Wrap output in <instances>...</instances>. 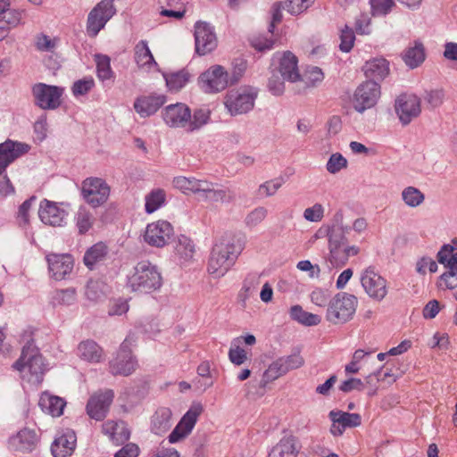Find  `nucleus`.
<instances>
[{"label": "nucleus", "mask_w": 457, "mask_h": 457, "mask_svg": "<svg viewBox=\"0 0 457 457\" xmlns=\"http://www.w3.org/2000/svg\"><path fill=\"white\" fill-rule=\"evenodd\" d=\"M297 57L287 51L279 58L278 71L283 79L289 82H297L300 79Z\"/></svg>", "instance_id": "26"}, {"label": "nucleus", "mask_w": 457, "mask_h": 457, "mask_svg": "<svg viewBox=\"0 0 457 457\" xmlns=\"http://www.w3.org/2000/svg\"><path fill=\"white\" fill-rule=\"evenodd\" d=\"M244 245L241 234L225 232L212 245L208 260V272L214 278L223 277L236 263Z\"/></svg>", "instance_id": "1"}, {"label": "nucleus", "mask_w": 457, "mask_h": 457, "mask_svg": "<svg viewBox=\"0 0 457 457\" xmlns=\"http://www.w3.org/2000/svg\"><path fill=\"white\" fill-rule=\"evenodd\" d=\"M165 80L170 90L178 91L188 81V74L185 71H179L165 77Z\"/></svg>", "instance_id": "54"}, {"label": "nucleus", "mask_w": 457, "mask_h": 457, "mask_svg": "<svg viewBox=\"0 0 457 457\" xmlns=\"http://www.w3.org/2000/svg\"><path fill=\"white\" fill-rule=\"evenodd\" d=\"M285 183L283 177L268 180L259 186V194L266 197L273 196Z\"/></svg>", "instance_id": "51"}, {"label": "nucleus", "mask_w": 457, "mask_h": 457, "mask_svg": "<svg viewBox=\"0 0 457 457\" xmlns=\"http://www.w3.org/2000/svg\"><path fill=\"white\" fill-rule=\"evenodd\" d=\"M77 437L73 431L68 430L56 437L51 445L54 457H67L71 455L76 447Z\"/></svg>", "instance_id": "27"}, {"label": "nucleus", "mask_w": 457, "mask_h": 457, "mask_svg": "<svg viewBox=\"0 0 457 457\" xmlns=\"http://www.w3.org/2000/svg\"><path fill=\"white\" fill-rule=\"evenodd\" d=\"M46 260L49 272L56 280L65 278L73 269L74 260L71 254L50 253Z\"/></svg>", "instance_id": "21"}, {"label": "nucleus", "mask_w": 457, "mask_h": 457, "mask_svg": "<svg viewBox=\"0 0 457 457\" xmlns=\"http://www.w3.org/2000/svg\"><path fill=\"white\" fill-rule=\"evenodd\" d=\"M362 71L368 80H382L389 73V63L384 58H374L366 62Z\"/></svg>", "instance_id": "28"}, {"label": "nucleus", "mask_w": 457, "mask_h": 457, "mask_svg": "<svg viewBox=\"0 0 457 457\" xmlns=\"http://www.w3.org/2000/svg\"><path fill=\"white\" fill-rule=\"evenodd\" d=\"M204 408L200 403H194L189 410L185 413L180 421L177 424V428L187 437L193 430L198 417L203 412Z\"/></svg>", "instance_id": "31"}, {"label": "nucleus", "mask_w": 457, "mask_h": 457, "mask_svg": "<svg viewBox=\"0 0 457 457\" xmlns=\"http://www.w3.org/2000/svg\"><path fill=\"white\" fill-rule=\"evenodd\" d=\"M165 102L163 95L143 96L135 100L134 109L142 118H145L154 114Z\"/></svg>", "instance_id": "24"}, {"label": "nucleus", "mask_w": 457, "mask_h": 457, "mask_svg": "<svg viewBox=\"0 0 457 457\" xmlns=\"http://www.w3.org/2000/svg\"><path fill=\"white\" fill-rule=\"evenodd\" d=\"M347 164V160L340 153H335L328 158L326 169L330 174H336L346 168Z\"/></svg>", "instance_id": "52"}, {"label": "nucleus", "mask_w": 457, "mask_h": 457, "mask_svg": "<svg viewBox=\"0 0 457 457\" xmlns=\"http://www.w3.org/2000/svg\"><path fill=\"white\" fill-rule=\"evenodd\" d=\"M107 286L101 280L90 279L86 287L85 295L92 302L103 300L106 295Z\"/></svg>", "instance_id": "41"}, {"label": "nucleus", "mask_w": 457, "mask_h": 457, "mask_svg": "<svg viewBox=\"0 0 457 457\" xmlns=\"http://www.w3.org/2000/svg\"><path fill=\"white\" fill-rule=\"evenodd\" d=\"M282 362L279 358L273 361L269 368L264 371L261 381V386L265 387L269 383L276 380L277 378L287 374Z\"/></svg>", "instance_id": "44"}, {"label": "nucleus", "mask_w": 457, "mask_h": 457, "mask_svg": "<svg viewBox=\"0 0 457 457\" xmlns=\"http://www.w3.org/2000/svg\"><path fill=\"white\" fill-rule=\"evenodd\" d=\"M162 278L158 267L148 260L138 262L128 275L127 287L138 294H148L158 290Z\"/></svg>", "instance_id": "2"}, {"label": "nucleus", "mask_w": 457, "mask_h": 457, "mask_svg": "<svg viewBox=\"0 0 457 457\" xmlns=\"http://www.w3.org/2000/svg\"><path fill=\"white\" fill-rule=\"evenodd\" d=\"M129 309L128 301L122 298L115 299L111 303L108 310L110 316H120L125 314Z\"/></svg>", "instance_id": "63"}, {"label": "nucleus", "mask_w": 457, "mask_h": 457, "mask_svg": "<svg viewBox=\"0 0 457 457\" xmlns=\"http://www.w3.org/2000/svg\"><path fill=\"white\" fill-rule=\"evenodd\" d=\"M360 280L361 287L370 298L381 301L387 295L386 280L376 270L375 267L366 268L361 272Z\"/></svg>", "instance_id": "10"}, {"label": "nucleus", "mask_w": 457, "mask_h": 457, "mask_svg": "<svg viewBox=\"0 0 457 457\" xmlns=\"http://www.w3.org/2000/svg\"><path fill=\"white\" fill-rule=\"evenodd\" d=\"M395 112L403 126L411 122L421 112L420 99L412 94H402L395 103Z\"/></svg>", "instance_id": "12"}, {"label": "nucleus", "mask_w": 457, "mask_h": 457, "mask_svg": "<svg viewBox=\"0 0 457 457\" xmlns=\"http://www.w3.org/2000/svg\"><path fill=\"white\" fill-rule=\"evenodd\" d=\"M198 83L200 87L207 94L221 92L230 86L228 71L221 65H212L201 73Z\"/></svg>", "instance_id": "9"}, {"label": "nucleus", "mask_w": 457, "mask_h": 457, "mask_svg": "<svg viewBox=\"0 0 457 457\" xmlns=\"http://www.w3.org/2000/svg\"><path fill=\"white\" fill-rule=\"evenodd\" d=\"M79 356L89 362L97 363L103 360L102 348L93 340L81 342L78 346Z\"/></svg>", "instance_id": "33"}, {"label": "nucleus", "mask_w": 457, "mask_h": 457, "mask_svg": "<svg viewBox=\"0 0 457 457\" xmlns=\"http://www.w3.org/2000/svg\"><path fill=\"white\" fill-rule=\"evenodd\" d=\"M425 60V50L421 43L408 48L403 54V61L411 69L420 66Z\"/></svg>", "instance_id": "39"}, {"label": "nucleus", "mask_w": 457, "mask_h": 457, "mask_svg": "<svg viewBox=\"0 0 457 457\" xmlns=\"http://www.w3.org/2000/svg\"><path fill=\"white\" fill-rule=\"evenodd\" d=\"M355 36L353 30L345 26L340 33V45L339 48L342 52L348 53L353 47Z\"/></svg>", "instance_id": "56"}, {"label": "nucleus", "mask_w": 457, "mask_h": 457, "mask_svg": "<svg viewBox=\"0 0 457 457\" xmlns=\"http://www.w3.org/2000/svg\"><path fill=\"white\" fill-rule=\"evenodd\" d=\"M135 60L140 67L146 66L150 68L157 65L145 40H141L136 45Z\"/></svg>", "instance_id": "38"}, {"label": "nucleus", "mask_w": 457, "mask_h": 457, "mask_svg": "<svg viewBox=\"0 0 457 457\" xmlns=\"http://www.w3.org/2000/svg\"><path fill=\"white\" fill-rule=\"evenodd\" d=\"M12 368L20 372H24L28 370L29 373V380L34 384H38L42 381L46 365L33 340L29 341L22 347L21 357L12 364Z\"/></svg>", "instance_id": "5"}, {"label": "nucleus", "mask_w": 457, "mask_h": 457, "mask_svg": "<svg viewBox=\"0 0 457 457\" xmlns=\"http://www.w3.org/2000/svg\"><path fill=\"white\" fill-rule=\"evenodd\" d=\"M211 112L207 108H199L195 110L193 114V120L188 121V131H194L199 129L201 127L205 125L210 119Z\"/></svg>", "instance_id": "50"}, {"label": "nucleus", "mask_w": 457, "mask_h": 457, "mask_svg": "<svg viewBox=\"0 0 457 457\" xmlns=\"http://www.w3.org/2000/svg\"><path fill=\"white\" fill-rule=\"evenodd\" d=\"M172 235L173 228L170 222L157 220L147 225L144 238L152 246L162 247L168 244Z\"/></svg>", "instance_id": "17"}, {"label": "nucleus", "mask_w": 457, "mask_h": 457, "mask_svg": "<svg viewBox=\"0 0 457 457\" xmlns=\"http://www.w3.org/2000/svg\"><path fill=\"white\" fill-rule=\"evenodd\" d=\"M402 199L411 208L420 206L425 200L424 194L415 187H407L402 191Z\"/></svg>", "instance_id": "45"}, {"label": "nucleus", "mask_w": 457, "mask_h": 457, "mask_svg": "<svg viewBox=\"0 0 457 457\" xmlns=\"http://www.w3.org/2000/svg\"><path fill=\"white\" fill-rule=\"evenodd\" d=\"M437 287L440 289H455L457 288V275L451 273H443L437 281Z\"/></svg>", "instance_id": "64"}, {"label": "nucleus", "mask_w": 457, "mask_h": 457, "mask_svg": "<svg viewBox=\"0 0 457 457\" xmlns=\"http://www.w3.org/2000/svg\"><path fill=\"white\" fill-rule=\"evenodd\" d=\"M108 254V247L103 242H98L89 247L83 257L84 264L89 269L94 270L96 266L105 261Z\"/></svg>", "instance_id": "30"}, {"label": "nucleus", "mask_w": 457, "mask_h": 457, "mask_svg": "<svg viewBox=\"0 0 457 457\" xmlns=\"http://www.w3.org/2000/svg\"><path fill=\"white\" fill-rule=\"evenodd\" d=\"M328 417L332 422L330 433L335 436H341L346 428H356L361 423V417L358 413L332 410Z\"/></svg>", "instance_id": "19"}, {"label": "nucleus", "mask_w": 457, "mask_h": 457, "mask_svg": "<svg viewBox=\"0 0 457 457\" xmlns=\"http://www.w3.org/2000/svg\"><path fill=\"white\" fill-rule=\"evenodd\" d=\"M74 220L78 231L80 235H84L88 232L95 222L93 213L84 205L79 207Z\"/></svg>", "instance_id": "37"}, {"label": "nucleus", "mask_w": 457, "mask_h": 457, "mask_svg": "<svg viewBox=\"0 0 457 457\" xmlns=\"http://www.w3.org/2000/svg\"><path fill=\"white\" fill-rule=\"evenodd\" d=\"M324 79V74L320 68L316 66L307 67L303 75H300L301 81L304 84V88L316 87Z\"/></svg>", "instance_id": "43"}, {"label": "nucleus", "mask_w": 457, "mask_h": 457, "mask_svg": "<svg viewBox=\"0 0 457 457\" xmlns=\"http://www.w3.org/2000/svg\"><path fill=\"white\" fill-rule=\"evenodd\" d=\"M371 13L374 16H385L395 6L394 0H370Z\"/></svg>", "instance_id": "53"}, {"label": "nucleus", "mask_w": 457, "mask_h": 457, "mask_svg": "<svg viewBox=\"0 0 457 457\" xmlns=\"http://www.w3.org/2000/svg\"><path fill=\"white\" fill-rule=\"evenodd\" d=\"M163 120L165 123L171 128L188 127V121L191 119V111L184 104H175L168 105L163 112Z\"/></svg>", "instance_id": "22"}, {"label": "nucleus", "mask_w": 457, "mask_h": 457, "mask_svg": "<svg viewBox=\"0 0 457 457\" xmlns=\"http://www.w3.org/2000/svg\"><path fill=\"white\" fill-rule=\"evenodd\" d=\"M172 184L184 194L192 193L212 202H223L227 196L224 189L216 188L212 182L204 179L179 176L173 179Z\"/></svg>", "instance_id": "4"}, {"label": "nucleus", "mask_w": 457, "mask_h": 457, "mask_svg": "<svg viewBox=\"0 0 457 457\" xmlns=\"http://www.w3.org/2000/svg\"><path fill=\"white\" fill-rule=\"evenodd\" d=\"M38 215L43 223L53 227H61L66 224L68 213L56 203L44 200L40 204Z\"/></svg>", "instance_id": "20"}, {"label": "nucleus", "mask_w": 457, "mask_h": 457, "mask_svg": "<svg viewBox=\"0 0 457 457\" xmlns=\"http://www.w3.org/2000/svg\"><path fill=\"white\" fill-rule=\"evenodd\" d=\"M30 149L28 144L7 139L0 143V174L15 160L27 154Z\"/></svg>", "instance_id": "18"}, {"label": "nucleus", "mask_w": 457, "mask_h": 457, "mask_svg": "<svg viewBox=\"0 0 457 457\" xmlns=\"http://www.w3.org/2000/svg\"><path fill=\"white\" fill-rule=\"evenodd\" d=\"M195 52L199 55H205L212 52L218 45L216 34L212 27L207 22L197 21L195 25Z\"/></svg>", "instance_id": "16"}, {"label": "nucleus", "mask_w": 457, "mask_h": 457, "mask_svg": "<svg viewBox=\"0 0 457 457\" xmlns=\"http://www.w3.org/2000/svg\"><path fill=\"white\" fill-rule=\"evenodd\" d=\"M324 208L320 204H315L313 206L306 208L303 212V217L311 222L320 221L323 218Z\"/></svg>", "instance_id": "62"}, {"label": "nucleus", "mask_w": 457, "mask_h": 457, "mask_svg": "<svg viewBox=\"0 0 457 457\" xmlns=\"http://www.w3.org/2000/svg\"><path fill=\"white\" fill-rule=\"evenodd\" d=\"M36 104L44 110H54L61 104L63 88L44 83L36 84L32 88Z\"/></svg>", "instance_id": "14"}, {"label": "nucleus", "mask_w": 457, "mask_h": 457, "mask_svg": "<svg viewBox=\"0 0 457 457\" xmlns=\"http://www.w3.org/2000/svg\"><path fill=\"white\" fill-rule=\"evenodd\" d=\"M95 60L98 79L102 81L110 79L113 75L110 58L107 55L98 54L95 55Z\"/></svg>", "instance_id": "46"}, {"label": "nucleus", "mask_w": 457, "mask_h": 457, "mask_svg": "<svg viewBox=\"0 0 457 457\" xmlns=\"http://www.w3.org/2000/svg\"><path fill=\"white\" fill-rule=\"evenodd\" d=\"M114 393L112 389L99 390L87 401L86 410L91 419L103 420L109 412L113 402Z\"/></svg>", "instance_id": "15"}, {"label": "nucleus", "mask_w": 457, "mask_h": 457, "mask_svg": "<svg viewBox=\"0 0 457 457\" xmlns=\"http://www.w3.org/2000/svg\"><path fill=\"white\" fill-rule=\"evenodd\" d=\"M111 193V187L104 179L89 177L81 183V195L84 201L93 208L104 204Z\"/></svg>", "instance_id": "8"}, {"label": "nucleus", "mask_w": 457, "mask_h": 457, "mask_svg": "<svg viewBox=\"0 0 457 457\" xmlns=\"http://www.w3.org/2000/svg\"><path fill=\"white\" fill-rule=\"evenodd\" d=\"M95 86V81L92 78H84L73 83L71 91L75 96H84L87 94Z\"/></svg>", "instance_id": "58"}, {"label": "nucleus", "mask_w": 457, "mask_h": 457, "mask_svg": "<svg viewBox=\"0 0 457 457\" xmlns=\"http://www.w3.org/2000/svg\"><path fill=\"white\" fill-rule=\"evenodd\" d=\"M256 279L254 276H250L245 279L244 286L238 295L239 301L245 306L246 300L253 295L256 288Z\"/></svg>", "instance_id": "59"}, {"label": "nucleus", "mask_w": 457, "mask_h": 457, "mask_svg": "<svg viewBox=\"0 0 457 457\" xmlns=\"http://www.w3.org/2000/svg\"><path fill=\"white\" fill-rule=\"evenodd\" d=\"M287 372L302 367L304 363L303 358L299 353L279 358Z\"/></svg>", "instance_id": "61"}, {"label": "nucleus", "mask_w": 457, "mask_h": 457, "mask_svg": "<svg viewBox=\"0 0 457 457\" xmlns=\"http://www.w3.org/2000/svg\"><path fill=\"white\" fill-rule=\"evenodd\" d=\"M246 71V62L242 59H237L232 62V69L228 71V79L230 86L239 82Z\"/></svg>", "instance_id": "55"}, {"label": "nucleus", "mask_w": 457, "mask_h": 457, "mask_svg": "<svg viewBox=\"0 0 457 457\" xmlns=\"http://www.w3.org/2000/svg\"><path fill=\"white\" fill-rule=\"evenodd\" d=\"M76 301V290L74 288H67L56 291L54 295V303L60 305H71Z\"/></svg>", "instance_id": "57"}, {"label": "nucleus", "mask_w": 457, "mask_h": 457, "mask_svg": "<svg viewBox=\"0 0 457 457\" xmlns=\"http://www.w3.org/2000/svg\"><path fill=\"white\" fill-rule=\"evenodd\" d=\"M136 369V361L133 357L124 358L117 354V357L110 362V372L113 375L129 376Z\"/></svg>", "instance_id": "36"}, {"label": "nucleus", "mask_w": 457, "mask_h": 457, "mask_svg": "<svg viewBox=\"0 0 457 457\" xmlns=\"http://www.w3.org/2000/svg\"><path fill=\"white\" fill-rule=\"evenodd\" d=\"M380 96V86L377 81L367 80L355 90L353 106L358 112L373 107Z\"/></svg>", "instance_id": "13"}, {"label": "nucleus", "mask_w": 457, "mask_h": 457, "mask_svg": "<svg viewBox=\"0 0 457 457\" xmlns=\"http://www.w3.org/2000/svg\"><path fill=\"white\" fill-rule=\"evenodd\" d=\"M256 93L251 87H241L227 92L224 105L231 115L246 113L254 106Z\"/></svg>", "instance_id": "7"}, {"label": "nucleus", "mask_w": 457, "mask_h": 457, "mask_svg": "<svg viewBox=\"0 0 457 457\" xmlns=\"http://www.w3.org/2000/svg\"><path fill=\"white\" fill-rule=\"evenodd\" d=\"M314 0H286L285 4L282 2H275L270 10L268 32L271 34L270 38L259 37V52L270 50L275 43L274 29L278 24L282 21V9H286L292 15H298L305 12Z\"/></svg>", "instance_id": "3"}, {"label": "nucleus", "mask_w": 457, "mask_h": 457, "mask_svg": "<svg viewBox=\"0 0 457 457\" xmlns=\"http://www.w3.org/2000/svg\"><path fill=\"white\" fill-rule=\"evenodd\" d=\"M348 261L347 254L345 253V245L329 248V262L333 266L342 267Z\"/></svg>", "instance_id": "60"}, {"label": "nucleus", "mask_w": 457, "mask_h": 457, "mask_svg": "<svg viewBox=\"0 0 457 457\" xmlns=\"http://www.w3.org/2000/svg\"><path fill=\"white\" fill-rule=\"evenodd\" d=\"M171 411L169 408H159L152 417L151 430L156 435H162L171 427Z\"/></svg>", "instance_id": "34"}, {"label": "nucleus", "mask_w": 457, "mask_h": 457, "mask_svg": "<svg viewBox=\"0 0 457 457\" xmlns=\"http://www.w3.org/2000/svg\"><path fill=\"white\" fill-rule=\"evenodd\" d=\"M175 253L183 262L192 260L195 253V245L193 241L183 235L179 237L175 246Z\"/></svg>", "instance_id": "40"}, {"label": "nucleus", "mask_w": 457, "mask_h": 457, "mask_svg": "<svg viewBox=\"0 0 457 457\" xmlns=\"http://www.w3.org/2000/svg\"><path fill=\"white\" fill-rule=\"evenodd\" d=\"M302 445L292 434L284 436L270 451L267 457H297Z\"/></svg>", "instance_id": "23"}, {"label": "nucleus", "mask_w": 457, "mask_h": 457, "mask_svg": "<svg viewBox=\"0 0 457 457\" xmlns=\"http://www.w3.org/2000/svg\"><path fill=\"white\" fill-rule=\"evenodd\" d=\"M289 314L293 320L307 327L316 326L321 321L319 315L305 312L299 304L293 305Z\"/></svg>", "instance_id": "35"}, {"label": "nucleus", "mask_w": 457, "mask_h": 457, "mask_svg": "<svg viewBox=\"0 0 457 457\" xmlns=\"http://www.w3.org/2000/svg\"><path fill=\"white\" fill-rule=\"evenodd\" d=\"M204 408L200 403H194L189 410L185 413L180 421L177 424V428L187 437L193 430L198 417L203 412Z\"/></svg>", "instance_id": "32"}, {"label": "nucleus", "mask_w": 457, "mask_h": 457, "mask_svg": "<svg viewBox=\"0 0 457 457\" xmlns=\"http://www.w3.org/2000/svg\"><path fill=\"white\" fill-rule=\"evenodd\" d=\"M358 299L355 295L337 293L328 303L326 319L333 324H343L350 320L356 312Z\"/></svg>", "instance_id": "6"}, {"label": "nucleus", "mask_w": 457, "mask_h": 457, "mask_svg": "<svg viewBox=\"0 0 457 457\" xmlns=\"http://www.w3.org/2000/svg\"><path fill=\"white\" fill-rule=\"evenodd\" d=\"M115 8L112 0H103L89 12L87 32L89 37H96L106 22L114 15Z\"/></svg>", "instance_id": "11"}, {"label": "nucleus", "mask_w": 457, "mask_h": 457, "mask_svg": "<svg viewBox=\"0 0 457 457\" xmlns=\"http://www.w3.org/2000/svg\"><path fill=\"white\" fill-rule=\"evenodd\" d=\"M327 235L328 237L329 248L344 246L347 243L345 230L341 226L333 225L331 228H328Z\"/></svg>", "instance_id": "49"}, {"label": "nucleus", "mask_w": 457, "mask_h": 457, "mask_svg": "<svg viewBox=\"0 0 457 457\" xmlns=\"http://www.w3.org/2000/svg\"><path fill=\"white\" fill-rule=\"evenodd\" d=\"M166 195L163 189L156 188L145 195V209L147 213L157 211L165 203Z\"/></svg>", "instance_id": "42"}, {"label": "nucleus", "mask_w": 457, "mask_h": 457, "mask_svg": "<svg viewBox=\"0 0 457 457\" xmlns=\"http://www.w3.org/2000/svg\"><path fill=\"white\" fill-rule=\"evenodd\" d=\"M38 442L37 433L33 429L24 428L9 440V445L13 451L21 453L32 452Z\"/></svg>", "instance_id": "25"}, {"label": "nucleus", "mask_w": 457, "mask_h": 457, "mask_svg": "<svg viewBox=\"0 0 457 457\" xmlns=\"http://www.w3.org/2000/svg\"><path fill=\"white\" fill-rule=\"evenodd\" d=\"M228 359L237 366L242 365L247 360V352L240 345L239 339H233L231 341Z\"/></svg>", "instance_id": "48"}, {"label": "nucleus", "mask_w": 457, "mask_h": 457, "mask_svg": "<svg viewBox=\"0 0 457 457\" xmlns=\"http://www.w3.org/2000/svg\"><path fill=\"white\" fill-rule=\"evenodd\" d=\"M446 98V94L443 88H435L425 91L423 99L429 109L440 107Z\"/></svg>", "instance_id": "47"}, {"label": "nucleus", "mask_w": 457, "mask_h": 457, "mask_svg": "<svg viewBox=\"0 0 457 457\" xmlns=\"http://www.w3.org/2000/svg\"><path fill=\"white\" fill-rule=\"evenodd\" d=\"M38 405L44 412L48 413L53 417H59L63 412L65 402L61 397L44 392L40 395Z\"/></svg>", "instance_id": "29"}]
</instances>
